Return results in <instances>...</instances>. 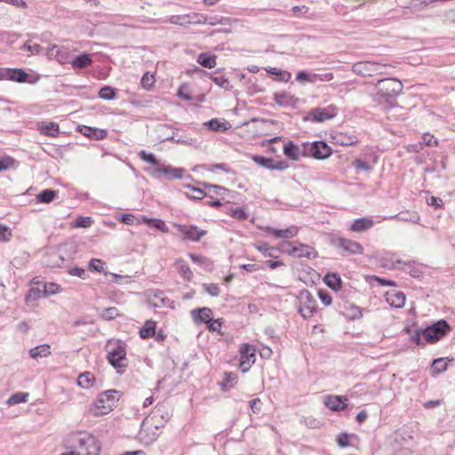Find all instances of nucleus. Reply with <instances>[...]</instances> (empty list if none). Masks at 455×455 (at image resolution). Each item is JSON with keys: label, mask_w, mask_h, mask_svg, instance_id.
I'll return each instance as SVG.
<instances>
[{"label": "nucleus", "mask_w": 455, "mask_h": 455, "mask_svg": "<svg viewBox=\"0 0 455 455\" xmlns=\"http://www.w3.org/2000/svg\"><path fill=\"white\" fill-rule=\"evenodd\" d=\"M68 449L76 455H99L100 445L94 435L87 432H74L65 438Z\"/></svg>", "instance_id": "f257e3e1"}, {"label": "nucleus", "mask_w": 455, "mask_h": 455, "mask_svg": "<svg viewBox=\"0 0 455 455\" xmlns=\"http://www.w3.org/2000/svg\"><path fill=\"white\" fill-rule=\"evenodd\" d=\"M377 92L373 100L378 104H385L387 108H392L395 99L403 91V84L400 80L393 77L380 79L376 83Z\"/></svg>", "instance_id": "f03ea898"}, {"label": "nucleus", "mask_w": 455, "mask_h": 455, "mask_svg": "<svg viewBox=\"0 0 455 455\" xmlns=\"http://www.w3.org/2000/svg\"><path fill=\"white\" fill-rule=\"evenodd\" d=\"M332 154L331 148L323 140L304 142V156L324 160Z\"/></svg>", "instance_id": "7ed1b4c3"}, {"label": "nucleus", "mask_w": 455, "mask_h": 455, "mask_svg": "<svg viewBox=\"0 0 455 455\" xmlns=\"http://www.w3.org/2000/svg\"><path fill=\"white\" fill-rule=\"evenodd\" d=\"M450 331L451 326L447 321L441 319L424 329L425 340L428 343H435L444 337Z\"/></svg>", "instance_id": "20e7f679"}, {"label": "nucleus", "mask_w": 455, "mask_h": 455, "mask_svg": "<svg viewBox=\"0 0 455 455\" xmlns=\"http://www.w3.org/2000/svg\"><path fill=\"white\" fill-rule=\"evenodd\" d=\"M300 306L299 312L304 319L310 318L316 310V300L308 290H302L299 294Z\"/></svg>", "instance_id": "39448f33"}, {"label": "nucleus", "mask_w": 455, "mask_h": 455, "mask_svg": "<svg viewBox=\"0 0 455 455\" xmlns=\"http://www.w3.org/2000/svg\"><path fill=\"white\" fill-rule=\"evenodd\" d=\"M146 172L155 178H158L160 174H164L168 180L181 179L184 174V169L182 168H175L162 164L157 167L147 168Z\"/></svg>", "instance_id": "423d86ee"}, {"label": "nucleus", "mask_w": 455, "mask_h": 455, "mask_svg": "<svg viewBox=\"0 0 455 455\" xmlns=\"http://www.w3.org/2000/svg\"><path fill=\"white\" fill-rule=\"evenodd\" d=\"M108 363L116 370L117 373H122V369L125 368L126 365L123 363L126 360V350L124 345L120 342L116 347L108 352L107 355Z\"/></svg>", "instance_id": "0eeeda50"}, {"label": "nucleus", "mask_w": 455, "mask_h": 455, "mask_svg": "<svg viewBox=\"0 0 455 455\" xmlns=\"http://www.w3.org/2000/svg\"><path fill=\"white\" fill-rule=\"evenodd\" d=\"M174 228L177 229L179 233L183 235V239L198 242L201 238L206 234L205 230L198 229L196 226L194 225H181V224H174Z\"/></svg>", "instance_id": "6e6552de"}, {"label": "nucleus", "mask_w": 455, "mask_h": 455, "mask_svg": "<svg viewBox=\"0 0 455 455\" xmlns=\"http://www.w3.org/2000/svg\"><path fill=\"white\" fill-rule=\"evenodd\" d=\"M390 267L392 269H399L408 273L412 277H419L422 271L415 261H402L395 259L391 261Z\"/></svg>", "instance_id": "1a4fd4ad"}, {"label": "nucleus", "mask_w": 455, "mask_h": 455, "mask_svg": "<svg viewBox=\"0 0 455 455\" xmlns=\"http://www.w3.org/2000/svg\"><path fill=\"white\" fill-rule=\"evenodd\" d=\"M252 160L259 165L263 166L269 170L284 171L289 167L286 161H277L276 163L272 158L265 157L263 156L255 155Z\"/></svg>", "instance_id": "9d476101"}, {"label": "nucleus", "mask_w": 455, "mask_h": 455, "mask_svg": "<svg viewBox=\"0 0 455 455\" xmlns=\"http://www.w3.org/2000/svg\"><path fill=\"white\" fill-rule=\"evenodd\" d=\"M335 116V109L331 106L328 108H314L308 114L309 118L315 123H322L326 120H330L333 118Z\"/></svg>", "instance_id": "9b49d317"}, {"label": "nucleus", "mask_w": 455, "mask_h": 455, "mask_svg": "<svg viewBox=\"0 0 455 455\" xmlns=\"http://www.w3.org/2000/svg\"><path fill=\"white\" fill-rule=\"evenodd\" d=\"M379 68V65L375 62L360 61L353 65L352 71L363 76H371Z\"/></svg>", "instance_id": "f8f14e48"}, {"label": "nucleus", "mask_w": 455, "mask_h": 455, "mask_svg": "<svg viewBox=\"0 0 455 455\" xmlns=\"http://www.w3.org/2000/svg\"><path fill=\"white\" fill-rule=\"evenodd\" d=\"M28 74L20 68H8L0 70V80L6 79L19 83L26 82Z\"/></svg>", "instance_id": "ddd939ff"}, {"label": "nucleus", "mask_w": 455, "mask_h": 455, "mask_svg": "<svg viewBox=\"0 0 455 455\" xmlns=\"http://www.w3.org/2000/svg\"><path fill=\"white\" fill-rule=\"evenodd\" d=\"M284 155L293 161H298L301 156H304V142L301 145H297L290 140L283 146Z\"/></svg>", "instance_id": "4468645a"}, {"label": "nucleus", "mask_w": 455, "mask_h": 455, "mask_svg": "<svg viewBox=\"0 0 455 455\" xmlns=\"http://www.w3.org/2000/svg\"><path fill=\"white\" fill-rule=\"evenodd\" d=\"M337 246L353 255H359L363 254V248L359 243L347 238H339Z\"/></svg>", "instance_id": "2eb2a0df"}, {"label": "nucleus", "mask_w": 455, "mask_h": 455, "mask_svg": "<svg viewBox=\"0 0 455 455\" xmlns=\"http://www.w3.org/2000/svg\"><path fill=\"white\" fill-rule=\"evenodd\" d=\"M45 54L49 59L56 60L61 64L68 61V52L56 44H52L51 47H49Z\"/></svg>", "instance_id": "dca6fc26"}, {"label": "nucleus", "mask_w": 455, "mask_h": 455, "mask_svg": "<svg viewBox=\"0 0 455 455\" xmlns=\"http://www.w3.org/2000/svg\"><path fill=\"white\" fill-rule=\"evenodd\" d=\"M77 131L81 134L88 138L94 139L96 140H101L105 139L108 135V132L106 130L94 128L87 125H78Z\"/></svg>", "instance_id": "f3484780"}, {"label": "nucleus", "mask_w": 455, "mask_h": 455, "mask_svg": "<svg viewBox=\"0 0 455 455\" xmlns=\"http://www.w3.org/2000/svg\"><path fill=\"white\" fill-rule=\"evenodd\" d=\"M275 102L283 108L295 107L299 100L289 92H275L273 95Z\"/></svg>", "instance_id": "a211bd4d"}, {"label": "nucleus", "mask_w": 455, "mask_h": 455, "mask_svg": "<svg viewBox=\"0 0 455 455\" xmlns=\"http://www.w3.org/2000/svg\"><path fill=\"white\" fill-rule=\"evenodd\" d=\"M291 256L294 257H305L307 259L317 257V252L313 247L303 243H299L298 245L293 244V247L291 248Z\"/></svg>", "instance_id": "6ab92c4d"}, {"label": "nucleus", "mask_w": 455, "mask_h": 455, "mask_svg": "<svg viewBox=\"0 0 455 455\" xmlns=\"http://www.w3.org/2000/svg\"><path fill=\"white\" fill-rule=\"evenodd\" d=\"M191 315L196 324L207 323L212 318V310L209 307H199L193 309Z\"/></svg>", "instance_id": "aec40b11"}, {"label": "nucleus", "mask_w": 455, "mask_h": 455, "mask_svg": "<svg viewBox=\"0 0 455 455\" xmlns=\"http://www.w3.org/2000/svg\"><path fill=\"white\" fill-rule=\"evenodd\" d=\"M265 231L267 234L274 235L275 237L289 239L295 236L298 234L299 229L295 226H291L285 229H277L271 227H267Z\"/></svg>", "instance_id": "412c9836"}, {"label": "nucleus", "mask_w": 455, "mask_h": 455, "mask_svg": "<svg viewBox=\"0 0 455 455\" xmlns=\"http://www.w3.org/2000/svg\"><path fill=\"white\" fill-rule=\"evenodd\" d=\"M324 404L327 408L333 411H344L347 408V404L339 395H328L325 398Z\"/></svg>", "instance_id": "4be33fe9"}, {"label": "nucleus", "mask_w": 455, "mask_h": 455, "mask_svg": "<svg viewBox=\"0 0 455 455\" xmlns=\"http://www.w3.org/2000/svg\"><path fill=\"white\" fill-rule=\"evenodd\" d=\"M149 303L154 307H173V301L164 296V291H157L154 293V296L149 299Z\"/></svg>", "instance_id": "5701e85b"}, {"label": "nucleus", "mask_w": 455, "mask_h": 455, "mask_svg": "<svg viewBox=\"0 0 455 455\" xmlns=\"http://www.w3.org/2000/svg\"><path fill=\"white\" fill-rule=\"evenodd\" d=\"M105 407H107L106 400L102 397V394H100L91 405L89 412L95 417L105 415L110 411V410H106Z\"/></svg>", "instance_id": "b1692460"}, {"label": "nucleus", "mask_w": 455, "mask_h": 455, "mask_svg": "<svg viewBox=\"0 0 455 455\" xmlns=\"http://www.w3.org/2000/svg\"><path fill=\"white\" fill-rule=\"evenodd\" d=\"M70 63L74 68H84L92 65V59L89 53L83 52L76 56Z\"/></svg>", "instance_id": "393cba45"}, {"label": "nucleus", "mask_w": 455, "mask_h": 455, "mask_svg": "<svg viewBox=\"0 0 455 455\" xmlns=\"http://www.w3.org/2000/svg\"><path fill=\"white\" fill-rule=\"evenodd\" d=\"M405 295L402 291L388 292L387 301L393 307L400 308L403 307L405 303Z\"/></svg>", "instance_id": "a878e982"}, {"label": "nucleus", "mask_w": 455, "mask_h": 455, "mask_svg": "<svg viewBox=\"0 0 455 455\" xmlns=\"http://www.w3.org/2000/svg\"><path fill=\"white\" fill-rule=\"evenodd\" d=\"M324 283L333 291H339L342 287V280L337 273H328L324 276Z\"/></svg>", "instance_id": "bb28decb"}, {"label": "nucleus", "mask_w": 455, "mask_h": 455, "mask_svg": "<svg viewBox=\"0 0 455 455\" xmlns=\"http://www.w3.org/2000/svg\"><path fill=\"white\" fill-rule=\"evenodd\" d=\"M373 226V220L369 218H360L355 220L350 228L355 232H363Z\"/></svg>", "instance_id": "cd10ccee"}, {"label": "nucleus", "mask_w": 455, "mask_h": 455, "mask_svg": "<svg viewBox=\"0 0 455 455\" xmlns=\"http://www.w3.org/2000/svg\"><path fill=\"white\" fill-rule=\"evenodd\" d=\"M187 17H188L187 26L205 24V23H209L210 25H215L217 23L216 21H213V20H208V18L202 13L193 12V13L187 14Z\"/></svg>", "instance_id": "c85d7f7f"}, {"label": "nucleus", "mask_w": 455, "mask_h": 455, "mask_svg": "<svg viewBox=\"0 0 455 455\" xmlns=\"http://www.w3.org/2000/svg\"><path fill=\"white\" fill-rule=\"evenodd\" d=\"M188 188L191 190L192 193H186L188 198L195 201H199L204 198L205 196H209L213 199V196L211 194V191L205 192L204 189L196 188L188 185Z\"/></svg>", "instance_id": "c756f323"}, {"label": "nucleus", "mask_w": 455, "mask_h": 455, "mask_svg": "<svg viewBox=\"0 0 455 455\" xmlns=\"http://www.w3.org/2000/svg\"><path fill=\"white\" fill-rule=\"evenodd\" d=\"M175 266L179 274L187 281H190L193 277V273L190 270L188 263L182 259H178L175 262Z\"/></svg>", "instance_id": "7c9ffc66"}, {"label": "nucleus", "mask_w": 455, "mask_h": 455, "mask_svg": "<svg viewBox=\"0 0 455 455\" xmlns=\"http://www.w3.org/2000/svg\"><path fill=\"white\" fill-rule=\"evenodd\" d=\"M189 257L194 263L203 267L205 270L212 271L213 269V262L210 259L194 253H190Z\"/></svg>", "instance_id": "2f4dec72"}, {"label": "nucleus", "mask_w": 455, "mask_h": 455, "mask_svg": "<svg viewBox=\"0 0 455 455\" xmlns=\"http://www.w3.org/2000/svg\"><path fill=\"white\" fill-rule=\"evenodd\" d=\"M291 16L296 18L304 17L308 20H313L315 18V13L311 12L309 8L306 5L301 6H293L291 10Z\"/></svg>", "instance_id": "473e14b6"}, {"label": "nucleus", "mask_w": 455, "mask_h": 455, "mask_svg": "<svg viewBox=\"0 0 455 455\" xmlns=\"http://www.w3.org/2000/svg\"><path fill=\"white\" fill-rule=\"evenodd\" d=\"M388 219H395L399 221L412 223H419L420 220L419 215L416 212H400L399 214L390 216Z\"/></svg>", "instance_id": "72a5a7b5"}, {"label": "nucleus", "mask_w": 455, "mask_h": 455, "mask_svg": "<svg viewBox=\"0 0 455 455\" xmlns=\"http://www.w3.org/2000/svg\"><path fill=\"white\" fill-rule=\"evenodd\" d=\"M197 62L204 68H212L216 65V56L208 52H202L198 55Z\"/></svg>", "instance_id": "f704fd0d"}, {"label": "nucleus", "mask_w": 455, "mask_h": 455, "mask_svg": "<svg viewBox=\"0 0 455 455\" xmlns=\"http://www.w3.org/2000/svg\"><path fill=\"white\" fill-rule=\"evenodd\" d=\"M156 322L152 320L146 321L144 326L140 330V336L142 339H149L156 335Z\"/></svg>", "instance_id": "c9c22d12"}, {"label": "nucleus", "mask_w": 455, "mask_h": 455, "mask_svg": "<svg viewBox=\"0 0 455 455\" xmlns=\"http://www.w3.org/2000/svg\"><path fill=\"white\" fill-rule=\"evenodd\" d=\"M118 392L115 389L107 390L102 394V397L106 400L107 407H105L106 410L112 411L113 407L116 406V403L118 402V397L116 396V394Z\"/></svg>", "instance_id": "e433bc0d"}, {"label": "nucleus", "mask_w": 455, "mask_h": 455, "mask_svg": "<svg viewBox=\"0 0 455 455\" xmlns=\"http://www.w3.org/2000/svg\"><path fill=\"white\" fill-rule=\"evenodd\" d=\"M51 347L48 344L36 346L29 350V355L32 358L46 357L51 354Z\"/></svg>", "instance_id": "4c0bfd02"}, {"label": "nucleus", "mask_w": 455, "mask_h": 455, "mask_svg": "<svg viewBox=\"0 0 455 455\" xmlns=\"http://www.w3.org/2000/svg\"><path fill=\"white\" fill-rule=\"evenodd\" d=\"M95 381L94 375L90 371L81 373L77 378V384L82 388L91 387Z\"/></svg>", "instance_id": "58836bf2"}, {"label": "nucleus", "mask_w": 455, "mask_h": 455, "mask_svg": "<svg viewBox=\"0 0 455 455\" xmlns=\"http://www.w3.org/2000/svg\"><path fill=\"white\" fill-rule=\"evenodd\" d=\"M255 352L256 350L252 346L247 343L243 344L240 348V360H250L254 363L256 358Z\"/></svg>", "instance_id": "ea45409f"}, {"label": "nucleus", "mask_w": 455, "mask_h": 455, "mask_svg": "<svg viewBox=\"0 0 455 455\" xmlns=\"http://www.w3.org/2000/svg\"><path fill=\"white\" fill-rule=\"evenodd\" d=\"M57 195L58 192L53 189H44L36 196V200L38 203L49 204L54 200Z\"/></svg>", "instance_id": "a19ab883"}, {"label": "nucleus", "mask_w": 455, "mask_h": 455, "mask_svg": "<svg viewBox=\"0 0 455 455\" xmlns=\"http://www.w3.org/2000/svg\"><path fill=\"white\" fill-rule=\"evenodd\" d=\"M202 185L204 188H207L209 191H211V194L213 196V197L215 196H220L223 198L224 196L228 193V189L222 186L213 185L206 182H202Z\"/></svg>", "instance_id": "79ce46f5"}, {"label": "nucleus", "mask_w": 455, "mask_h": 455, "mask_svg": "<svg viewBox=\"0 0 455 455\" xmlns=\"http://www.w3.org/2000/svg\"><path fill=\"white\" fill-rule=\"evenodd\" d=\"M405 331L411 335V339L417 344L418 346L424 345L422 341V337L425 339L424 329H417L414 331L410 328H405Z\"/></svg>", "instance_id": "37998d69"}, {"label": "nucleus", "mask_w": 455, "mask_h": 455, "mask_svg": "<svg viewBox=\"0 0 455 455\" xmlns=\"http://www.w3.org/2000/svg\"><path fill=\"white\" fill-rule=\"evenodd\" d=\"M144 221L146 223H148L150 227L163 232V233H168L169 231V228L167 227V225L165 224V222L162 220H158V219H147L145 218L144 219Z\"/></svg>", "instance_id": "c03bdc74"}, {"label": "nucleus", "mask_w": 455, "mask_h": 455, "mask_svg": "<svg viewBox=\"0 0 455 455\" xmlns=\"http://www.w3.org/2000/svg\"><path fill=\"white\" fill-rule=\"evenodd\" d=\"M256 249L260 251L265 257L276 258V248L269 246L267 243H261L256 245Z\"/></svg>", "instance_id": "a18cd8bd"}, {"label": "nucleus", "mask_w": 455, "mask_h": 455, "mask_svg": "<svg viewBox=\"0 0 455 455\" xmlns=\"http://www.w3.org/2000/svg\"><path fill=\"white\" fill-rule=\"evenodd\" d=\"M28 393L24 392H18L13 395H12L8 400L7 404L8 405H15L21 403H26L28 401Z\"/></svg>", "instance_id": "49530a36"}, {"label": "nucleus", "mask_w": 455, "mask_h": 455, "mask_svg": "<svg viewBox=\"0 0 455 455\" xmlns=\"http://www.w3.org/2000/svg\"><path fill=\"white\" fill-rule=\"evenodd\" d=\"M205 125L212 131H214V132H220V131H226L228 130V123H223V122H220L219 119L217 118H213L210 121H208Z\"/></svg>", "instance_id": "de8ad7c7"}, {"label": "nucleus", "mask_w": 455, "mask_h": 455, "mask_svg": "<svg viewBox=\"0 0 455 455\" xmlns=\"http://www.w3.org/2000/svg\"><path fill=\"white\" fill-rule=\"evenodd\" d=\"M99 97L102 100H111L116 97V89L111 86H103L99 92Z\"/></svg>", "instance_id": "09e8293b"}, {"label": "nucleus", "mask_w": 455, "mask_h": 455, "mask_svg": "<svg viewBox=\"0 0 455 455\" xmlns=\"http://www.w3.org/2000/svg\"><path fill=\"white\" fill-rule=\"evenodd\" d=\"M51 261L48 265L52 267H61L65 262L64 257L58 251H53L49 255Z\"/></svg>", "instance_id": "8fccbe9b"}, {"label": "nucleus", "mask_w": 455, "mask_h": 455, "mask_svg": "<svg viewBox=\"0 0 455 455\" xmlns=\"http://www.w3.org/2000/svg\"><path fill=\"white\" fill-rule=\"evenodd\" d=\"M447 366L443 358H437L433 361L431 369L435 374H440L447 370Z\"/></svg>", "instance_id": "3c124183"}, {"label": "nucleus", "mask_w": 455, "mask_h": 455, "mask_svg": "<svg viewBox=\"0 0 455 455\" xmlns=\"http://www.w3.org/2000/svg\"><path fill=\"white\" fill-rule=\"evenodd\" d=\"M333 138L336 140V143L342 146H351L356 142L355 136H346L343 133H339Z\"/></svg>", "instance_id": "603ef678"}, {"label": "nucleus", "mask_w": 455, "mask_h": 455, "mask_svg": "<svg viewBox=\"0 0 455 455\" xmlns=\"http://www.w3.org/2000/svg\"><path fill=\"white\" fill-rule=\"evenodd\" d=\"M106 262L100 259H92L88 263V268L91 271L103 273Z\"/></svg>", "instance_id": "864d4df0"}, {"label": "nucleus", "mask_w": 455, "mask_h": 455, "mask_svg": "<svg viewBox=\"0 0 455 455\" xmlns=\"http://www.w3.org/2000/svg\"><path fill=\"white\" fill-rule=\"evenodd\" d=\"M139 156L141 160L154 164L155 167L160 165V162L156 159V156L153 153H148L145 150H140L139 152Z\"/></svg>", "instance_id": "5fc2aeb1"}, {"label": "nucleus", "mask_w": 455, "mask_h": 455, "mask_svg": "<svg viewBox=\"0 0 455 455\" xmlns=\"http://www.w3.org/2000/svg\"><path fill=\"white\" fill-rule=\"evenodd\" d=\"M224 376V383L222 385L223 389L227 388L228 387H232L235 384L237 383L238 376L236 373L226 371Z\"/></svg>", "instance_id": "6e6d98bb"}, {"label": "nucleus", "mask_w": 455, "mask_h": 455, "mask_svg": "<svg viewBox=\"0 0 455 455\" xmlns=\"http://www.w3.org/2000/svg\"><path fill=\"white\" fill-rule=\"evenodd\" d=\"M117 316H119V312L115 307L106 308L100 315V318L106 321L114 320Z\"/></svg>", "instance_id": "4d7b16f0"}, {"label": "nucleus", "mask_w": 455, "mask_h": 455, "mask_svg": "<svg viewBox=\"0 0 455 455\" xmlns=\"http://www.w3.org/2000/svg\"><path fill=\"white\" fill-rule=\"evenodd\" d=\"M212 79L217 85L225 89L226 91H231L233 89V85L230 84L228 78H226L224 76H212Z\"/></svg>", "instance_id": "13d9d810"}, {"label": "nucleus", "mask_w": 455, "mask_h": 455, "mask_svg": "<svg viewBox=\"0 0 455 455\" xmlns=\"http://www.w3.org/2000/svg\"><path fill=\"white\" fill-rule=\"evenodd\" d=\"M202 286L204 291L212 297H217L220 293V289L216 283H204Z\"/></svg>", "instance_id": "bf43d9fd"}, {"label": "nucleus", "mask_w": 455, "mask_h": 455, "mask_svg": "<svg viewBox=\"0 0 455 455\" xmlns=\"http://www.w3.org/2000/svg\"><path fill=\"white\" fill-rule=\"evenodd\" d=\"M41 290L39 288H31L26 295V302L31 303L39 299L41 296Z\"/></svg>", "instance_id": "052dcab7"}, {"label": "nucleus", "mask_w": 455, "mask_h": 455, "mask_svg": "<svg viewBox=\"0 0 455 455\" xmlns=\"http://www.w3.org/2000/svg\"><path fill=\"white\" fill-rule=\"evenodd\" d=\"M43 132L45 135L55 137L59 133V125L55 123H50L43 127Z\"/></svg>", "instance_id": "680f3d73"}, {"label": "nucleus", "mask_w": 455, "mask_h": 455, "mask_svg": "<svg viewBox=\"0 0 455 455\" xmlns=\"http://www.w3.org/2000/svg\"><path fill=\"white\" fill-rule=\"evenodd\" d=\"M353 165L356 170H363L366 172H370L372 170L371 164L362 159H355Z\"/></svg>", "instance_id": "e2e57ef3"}, {"label": "nucleus", "mask_w": 455, "mask_h": 455, "mask_svg": "<svg viewBox=\"0 0 455 455\" xmlns=\"http://www.w3.org/2000/svg\"><path fill=\"white\" fill-rule=\"evenodd\" d=\"M60 291V285L55 283H48L44 285V296L53 295Z\"/></svg>", "instance_id": "0e129e2a"}, {"label": "nucleus", "mask_w": 455, "mask_h": 455, "mask_svg": "<svg viewBox=\"0 0 455 455\" xmlns=\"http://www.w3.org/2000/svg\"><path fill=\"white\" fill-rule=\"evenodd\" d=\"M68 273L70 275L78 276L83 280L87 278L86 271H85V269H84L82 267H75L68 268Z\"/></svg>", "instance_id": "69168bd1"}, {"label": "nucleus", "mask_w": 455, "mask_h": 455, "mask_svg": "<svg viewBox=\"0 0 455 455\" xmlns=\"http://www.w3.org/2000/svg\"><path fill=\"white\" fill-rule=\"evenodd\" d=\"M187 20H188L187 14H184V15H172L170 18V22L172 24L180 25V26H183V27H187Z\"/></svg>", "instance_id": "338daca9"}, {"label": "nucleus", "mask_w": 455, "mask_h": 455, "mask_svg": "<svg viewBox=\"0 0 455 455\" xmlns=\"http://www.w3.org/2000/svg\"><path fill=\"white\" fill-rule=\"evenodd\" d=\"M337 443L339 447L345 448L350 445L349 436L347 433H341L337 437Z\"/></svg>", "instance_id": "774afa93"}]
</instances>
